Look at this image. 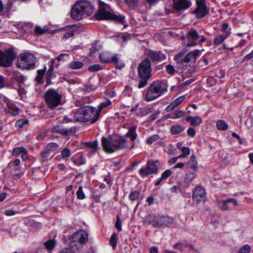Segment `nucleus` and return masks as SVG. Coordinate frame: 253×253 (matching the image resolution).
I'll return each mask as SVG.
<instances>
[{
	"instance_id": "1",
	"label": "nucleus",
	"mask_w": 253,
	"mask_h": 253,
	"mask_svg": "<svg viewBox=\"0 0 253 253\" xmlns=\"http://www.w3.org/2000/svg\"><path fill=\"white\" fill-rule=\"evenodd\" d=\"M101 144L103 150L108 153L128 148V142L122 136L114 134L109 137H102Z\"/></svg>"
},
{
	"instance_id": "2",
	"label": "nucleus",
	"mask_w": 253,
	"mask_h": 253,
	"mask_svg": "<svg viewBox=\"0 0 253 253\" xmlns=\"http://www.w3.org/2000/svg\"><path fill=\"white\" fill-rule=\"evenodd\" d=\"M93 12V6L87 0H81L77 2L71 11L72 18L76 20H80L86 18Z\"/></svg>"
},
{
	"instance_id": "3",
	"label": "nucleus",
	"mask_w": 253,
	"mask_h": 253,
	"mask_svg": "<svg viewBox=\"0 0 253 253\" xmlns=\"http://www.w3.org/2000/svg\"><path fill=\"white\" fill-rule=\"evenodd\" d=\"M168 85L166 80H158L153 82L147 89L146 100H153L168 90Z\"/></svg>"
},
{
	"instance_id": "4",
	"label": "nucleus",
	"mask_w": 253,
	"mask_h": 253,
	"mask_svg": "<svg viewBox=\"0 0 253 253\" xmlns=\"http://www.w3.org/2000/svg\"><path fill=\"white\" fill-rule=\"evenodd\" d=\"M108 8V6L106 4L101 6L95 14V18L98 20H111L121 24L124 23V16L115 14L109 11Z\"/></svg>"
},
{
	"instance_id": "5",
	"label": "nucleus",
	"mask_w": 253,
	"mask_h": 253,
	"mask_svg": "<svg viewBox=\"0 0 253 253\" xmlns=\"http://www.w3.org/2000/svg\"><path fill=\"white\" fill-rule=\"evenodd\" d=\"M88 241V234L84 230L74 233L70 238V245L73 249H78L83 247Z\"/></svg>"
},
{
	"instance_id": "6",
	"label": "nucleus",
	"mask_w": 253,
	"mask_h": 253,
	"mask_svg": "<svg viewBox=\"0 0 253 253\" xmlns=\"http://www.w3.org/2000/svg\"><path fill=\"white\" fill-rule=\"evenodd\" d=\"M62 95L53 89H48L45 94V100L47 106L54 109L61 104Z\"/></svg>"
},
{
	"instance_id": "7",
	"label": "nucleus",
	"mask_w": 253,
	"mask_h": 253,
	"mask_svg": "<svg viewBox=\"0 0 253 253\" xmlns=\"http://www.w3.org/2000/svg\"><path fill=\"white\" fill-rule=\"evenodd\" d=\"M36 59L34 54L29 52L24 53L20 55L17 65L22 69H33L35 66Z\"/></svg>"
},
{
	"instance_id": "8",
	"label": "nucleus",
	"mask_w": 253,
	"mask_h": 253,
	"mask_svg": "<svg viewBox=\"0 0 253 253\" xmlns=\"http://www.w3.org/2000/svg\"><path fill=\"white\" fill-rule=\"evenodd\" d=\"M16 55V52L12 48H8L5 51L0 50V66L10 67Z\"/></svg>"
},
{
	"instance_id": "9",
	"label": "nucleus",
	"mask_w": 253,
	"mask_h": 253,
	"mask_svg": "<svg viewBox=\"0 0 253 253\" xmlns=\"http://www.w3.org/2000/svg\"><path fill=\"white\" fill-rule=\"evenodd\" d=\"M187 43L186 46L188 47L195 46L197 44L203 43L206 41V38L198 34L194 29H191L187 33L186 36Z\"/></svg>"
},
{
	"instance_id": "10",
	"label": "nucleus",
	"mask_w": 253,
	"mask_h": 253,
	"mask_svg": "<svg viewBox=\"0 0 253 253\" xmlns=\"http://www.w3.org/2000/svg\"><path fill=\"white\" fill-rule=\"evenodd\" d=\"M139 78H150L152 74L151 64L148 58H146L141 62L137 67Z\"/></svg>"
},
{
	"instance_id": "11",
	"label": "nucleus",
	"mask_w": 253,
	"mask_h": 253,
	"mask_svg": "<svg viewBox=\"0 0 253 253\" xmlns=\"http://www.w3.org/2000/svg\"><path fill=\"white\" fill-rule=\"evenodd\" d=\"M159 164L158 161H148L146 168H142L139 169V173L140 175L143 177L152 173H157Z\"/></svg>"
},
{
	"instance_id": "12",
	"label": "nucleus",
	"mask_w": 253,
	"mask_h": 253,
	"mask_svg": "<svg viewBox=\"0 0 253 253\" xmlns=\"http://www.w3.org/2000/svg\"><path fill=\"white\" fill-rule=\"evenodd\" d=\"M192 198L193 203L198 205L201 202L206 200V191L204 188L196 186L193 191Z\"/></svg>"
},
{
	"instance_id": "13",
	"label": "nucleus",
	"mask_w": 253,
	"mask_h": 253,
	"mask_svg": "<svg viewBox=\"0 0 253 253\" xmlns=\"http://www.w3.org/2000/svg\"><path fill=\"white\" fill-rule=\"evenodd\" d=\"M86 119L87 122H89L90 124L96 123L99 119V111L94 107L90 106H86Z\"/></svg>"
},
{
	"instance_id": "14",
	"label": "nucleus",
	"mask_w": 253,
	"mask_h": 253,
	"mask_svg": "<svg viewBox=\"0 0 253 253\" xmlns=\"http://www.w3.org/2000/svg\"><path fill=\"white\" fill-rule=\"evenodd\" d=\"M197 7L194 12L199 18L205 17L208 13L209 9L207 8L205 0L197 1Z\"/></svg>"
},
{
	"instance_id": "15",
	"label": "nucleus",
	"mask_w": 253,
	"mask_h": 253,
	"mask_svg": "<svg viewBox=\"0 0 253 253\" xmlns=\"http://www.w3.org/2000/svg\"><path fill=\"white\" fill-rule=\"evenodd\" d=\"M203 50H199L198 49L194 50V51L189 53L186 56H185L183 59L179 60L178 58L175 56L176 60H177L178 63H180L181 64H187L189 63L190 62L195 61L196 58V57L199 55L201 53V52Z\"/></svg>"
},
{
	"instance_id": "16",
	"label": "nucleus",
	"mask_w": 253,
	"mask_h": 253,
	"mask_svg": "<svg viewBox=\"0 0 253 253\" xmlns=\"http://www.w3.org/2000/svg\"><path fill=\"white\" fill-rule=\"evenodd\" d=\"M147 56V58L154 61H161L166 59V55L165 54L161 51L156 52L153 50H149Z\"/></svg>"
},
{
	"instance_id": "17",
	"label": "nucleus",
	"mask_w": 253,
	"mask_h": 253,
	"mask_svg": "<svg viewBox=\"0 0 253 253\" xmlns=\"http://www.w3.org/2000/svg\"><path fill=\"white\" fill-rule=\"evenodd\" d=\"M75 130L74 128H71L69 130L60 126H54L51 128V132L59 133L64 136H68L71 133L74 132Z\"/></svg>"
},
{
	"instance_id": "18",
	"label": "nucleus",
	"mask_w": 253,
	"mask_h": 253,
	"mask_svg": "<svg viewBox=\"0 0 253 253\" xmlns=\"http://www.w3.org/2000/svg\"><path fill=\"white\" fill-rule=\"evenodd\" d=\"M174 7L177 10L185 9L191 5V2L187 0H173Z\"/></svg>"
},
{
	"instance_id": "19",
	"label": "nucleus",
	"mask_w": 253,
	"mask_h": 253,
	"mask_svg": "<svg viewBox=\"0 0 253 253\" xmlns=\"http://www.w3.org/2000/svg\"><path fill=\"white\" fill-rule=\"evenodd\" d=\"M173 219L169 216H157V227H159L163 225H167L172 223Z\"/></svg>"
},
{
	"instance_id": "20",
	"label": "nucleus",
	"mask_w": 253,
	"mask_h": 253,
	"mask_svg": "<svg viewBox=\"0 0 253 253\" xmlns=\"http://www.w3.org/2000/svg\"><path fill=\"white\" fill-rule=\"evenodd\" d=\"M157 216L149 214L144 218V223L147 225H152L154 227H157Z\"/></svg>"
},
{
	"instance_id": "21",
	"label": "nucleus",
	"mask_w": 253,
	"mask_h": 253,
	"mask_svg": "<svg viewBox=\"0 0 253 253\" xmlns=\"http://www.w3.org/2000/svg\"><path fill=\"white\" fill-rule=\"evenodd\" d=\"M185 98V95L179 96L175 100L172 102L169 105H168L166 110L167 112H169L174 109V108L179 105Z\"/></svg>"
},
{
	"instance_id": "22",
	"label": "nucleus",
	"mask_w": 253,
	"mask_h": 253,
	"mask_svg": "<svg viewBox=\"0 0 253 253\" xmlns=\"http://www.w3.org/2000/svg\"><path fill=\"white\" fill-rule=\"evenodd\" d=\"M74 118L78 122H86L82 107L78 109L74 113Z\"/></svg>"
},
{
	"instance_id": "23",
	"label": "nucleus",
	"mask_w": 253,
	"mask_h": 253,
	"mask_svg": "<svg viewBox=\"0 0 253 253\" xmlns=\"http://www.w3.org/2000/svg\"><path fill=\"white\" fill-rule=\"evenodd\" d=\"M72 161L77 166H81L85 163L84 156L81 153H78L73 157Z\"/></svg>"
},
{
	"instance_id": "24",
	"label": "nucleus",
	"mask_w": 253,
	"mask_h": 253,
	"mask_svg": "<svg viewBox=\"0 0 253 253\" xmlns=\"http://www.w3.org/2000/svg\"><path fill=\"white\" fill-rule=\"evenodd\" d=\"M54 63L55 60L54 59H51L50 61L49 68L46 73V82L48 84L51 82V80L54 77V74L53 73Z\"/></svg>"
},
{
	"instance_id": "25",
	"label": "nucleus",
	"mask_w": 253,
	"mask_h": 253,
	"mask_svg": "<svg viewBox=\"0 0 253 253\" xmlns=\"http://www.w3.org/2000/svg\"><path fill=\"white\" fill-rule=\"evenodd\" d=\"M99 58L103 63H111L112 60V54L109 52L105 51L99 54Z\"/></svg>"
},
{
	"instance_id": "26",
	"label": "nucleus",
	"mask_w": 253,
	"mask_h": 253,
	"mask_svg": "<svg viewBox=\"0 0 253 253\" xmlns=\"http://www.w3.org/2000/svg\"><path fill=\"white\" fill-rule=\"evenodd\" d=\"M186 121L190 122V124L192 126H198L202 123V119L199 116H188L186 118Z\"/></svg>"
},
{
	"instance_id": "27",
	"label": "nucleus",
	"mask_w": 253,
	"mask_h": 253,
	"mask_svg": "<svg viewBox=\"0 0 253 253\" xmlns=\"http://www.w3.org/2000/svg\"><path fill=\"white\" fill-rule=\"evenodd\" d=\"M11 78L17 81L20 84H23L25 81V77L19 72L15 71L11 74Z\"/></svg>"
},
{
	"instance_id": "28",
	"label": "nucleus",
	"mask_w": 253,
	"mask_h": 253,
	"mask_svg": "<svg viewBox=\"0 0 253 253\" xmlns=\"http://www.w3.org/2000/svg\"><path fill=\"white\" fill-rule=\"evenodd\" d=\"M112 63H114L116 65V67L118 69H121L125 67V63L120 60L119 55L116 54L115 55H112Z\"/></svg>"
},
{
	"instance_id": "29",
	"label": "nucleus",
	"mask_w": 253,
	"mask_h": 253,
	"mask_svg": "<svg viewBox=\"0 0 253 253\" xmlns=\"http://www.w3.org/2000/svg\"><path fill=\"white\" fill-rule=\"evenodd\" d=\"M187 169H198V163L196 160V157L192 155L187 164Z\"/></svg>"
},
{
	"instance_id": "30",
	"label": "nucleus",
	"mask_w": 253,
	"mask_h": 253,
	"mask_svg": "<svg viewBox=\"0 0 253 253\" xmlns=\"http://www.w3.org/2000/svg\"><path fill=\"white\" fill-rule=\"evenodd\" d=\"M136 126H132L129 127L128 132L126 133V136L130 138V140L133 141L137 137V134L136 133Z\"/></svg>"
},
{
	"instance_id": "31",
	"label": "nucleus",
	"mask_w": 253,
	"mask_h": 253,
	"mask_svg": "<svg viewBox=\"0 0 253 253\" xmlns=\"http://www.w3.org/2000/svg\"><path fill=\"white\" fill-rule=\"evenodd\" d=\"M169 115L170 118L176 119L184 117L186 115V113L182 110H177L170 114Z\"/></svg>"
},
{
	"instance_id": "32",
	"label": "nucleus",
	"mask_w": 253,
	"mask_h": 253,
	"mask_svg": "<svg viewBox=\"0 0 253 253\" xmlns=\"http://www.w3.org/2000/svg\"><path fill=\"white\" fill-rule=\"evenodd\" d=\"M216 202L218 207L223 211H226L229 209L228 206V203L227 202V199L226 200H216Z\"/></svg>"
},
{
	"instance_id": "33",
	"label": "nucleus",
	"mask_w": 253,
	"mask_h": 253,
	"mask_svg": "<svg viewBox=\"0 0 253 253\" xmlns=\"http://www.w3.org/2000/svg\"><path fill=\"white\" fill-rule=\"evenodd\" d=\"M228 37V33L226 35L220 34L214 39L213 43L215 45H219Z\"/></svg>"
},
{
	"instance_id": "34",
	"label": "nucleus",
	"mask_w": 253,
	"mask_h": 253,
	"mask_svg": "<svg viewBox=\"0 0 253 253\" xmlns=\"http://www.w3.org/2000/svg\"><path fill=\"white\" fill-rule=\"evenodd\" d=\"M84 66V63L79 61H73L68 64V67L73 70L81 68Z\"/></svg>"
},
{
	"instance_id": "35",
	"label": "nucleus",
	"mask_w": 253,
	"mask_h": 253,
	"mask_svg": "<svg viewBox=\"0 0 253 253\" xmlns=\"http://www.w3.org/2000/svg\"><path fill=\"white\" fill-rule=\"evenodd\" d=\"M187 169V173L185 175V178L187 180L191 181L194 179L197 176V171L198 169Z\"/></svg>"
},
{
	"instance_id": "36",
	"label": "nucleus",
	"mask_w": 253,
	"mask_h": 253,
	"mask_svg": "<svg viewBox=\"0 0 253 253\" xmlns=\"http://www.w3.org/2000/svg\"><path fill=\"white\" fill-rule=\"evenodd\" d=\"M51 153L46 151V149L44 148L43 151L41 153V161L42 163H45L48 162V158L51 155Z\"/></svg>"
},
{
	"instance_id": "37",
	"label": "nucleus",
	"mask_w": 253,
	"mask_h": 253,
	"mask_svg": "<svg viewBox=\"0 0 253 253\" xmlns=\"http://www.w3.org/2000/svg\"><path fill=\"white\" fill-rule=\"evenodd\" d=\"M216 126L219 130H225L228 128L227 124L222 120H218L216 122Z\"/></svg>"
},
{
	"instance_id": "38",
	"label": "nucleus",
	"mask_w": 253,
	"mask_h": 253,
	"mask_svg": "<svg viewBox=\"0 0 253 253\" xmlns=\"http://www.w3.org/2000/svg\"><path fill=\"white\" fill-rule=\"evenodd\" d=\"M5 111L13 116H16L19 113V109L15 106H10L5 108Z\"/></svg>"
},
{
	"instance_id": "39",
	"label": "nucleus",
	"mask_w": 253,
	"mask_h": 253,
	"mask_svg": "<svg viewBox=\"0 0 253 253\" xmlns=\"http://www.w3.org/2000/svg\"><path fill=\"white\" fill-rule=\"evenodd\" d=\"M184 130L182 126L179 125L172 126L170 128V131L173 134H177L181 133Z\"/></svg>"
},
{
	"instance_id": "40",
	"label": "nucleus",
	"mask_w": 253,
	"mask_h": 253,
	"mask_svg": "<svg viewBox=\"0 0 253 253\" xmlns=\"http://www.w3.org/2000/svg\"><path fill=\"white\" fill-rule=\"evenodd\" d=\"M140 192L138 190L131 191L129 195V199L133 202L138 199L140 197Z\"/></svg>"
},
{
	"instance_id": "41",
	"label": "nucleus",
	"mask_w": 253,
	"mask_h": 253,
	"mask_svg": "<svg viewBox=\"0 0 253 253\" xmlns=\"http://www.w3.org/2000/svg\"><path fill=\"white\" fill-rule=\"evenodd\" d=\"M45 71H46L45 67H44L42 70H38V71H37L38 75L36 78V80L38 83H42L43 77L45 74Z\"/></svg>"
},
{
	"instance_id": "42",
	"label": "nucleus",
	"mask_w": 253,
	"mask_h": 253,
	"mask_svg": "<svg viewBox=\"0 0 253 253\" xmlns=\"http://www.w3.org/2000/svg\"><path fill=\"white\" fill-rule=\"evenodd\" d=\"M85 146L91 149L93 152H96L98 150V143L96 140L86 142Z\"/></svg>"
},
{
	"instance_id": "43",
	"label": "nucleus",
	"mask_w": 253,
	"mask_h": 253,
	"mask_svg": "<svg viewBox=\"0 0 253 253\" xmlns=\"http://www.w3.org/2000/svg\"><path fill=\"white\" fill-rule=\"evenodd\" d=\"M58 147V145L57 143H50L46 146L44 149H46V151H47L51 153L52 152L55 151Z\"/></svg>"
},
{
	"instance_id": "44",
	"label": "nucleus",
	"mask_w": 253,
	"mask_h": 253,
	"mask_svg": "<svg viewBox=\"0 0 253 253\" xmlns=\"http://www.w3.org/2000/svg\"><path fill=\"white\" fill-rule=\"evenodd\" d=\"M118 239V237L116 233H113L111 236L110 243L113 249H115L116 247Z\"/></svg>"
},
{
	"instance_id": "45",
	"label": "nucleus",
	"mask_w": 253,
	"mask_h": 253,
	"mask_svg": "<svg viewBox=\"0 0 253 253\" xmlns=\"http://www.w3.org/2000/svg\"><path fill=\"white\" fill-rule=\"evenodd\" d=\"M71 154V150L68 148H64L61 151L62 158L67 160Z\"/></svg>"
},
{
	"instance_id": "46",
	"label": "nucleus",
	"mask_w": 253,
	"mask_h": 253,
	"mask_svg": "<svg viewBox=\"0 0 253 253\" xmlns=\"http://www.w3.org/2000/svg\"><path fill=\"white\" fill-rule=\"evenodd\" d=\"M140 80H139L137 87L139 88H141L145 87L148 84V80L150 78L144 77V78H139Z\"/></svg>"
},
{
	"instance_id": "47",
	"label": "nucleus",
	"mask_w": 253,
	"mask_h": 253,
	"mask_svg": "<svg viewBox=\"0 0 253 253\" xmlns=\"http://www.w3.org/2000/svg\"><path fill=\"white\" fill-rule=\"evenodd\" d=\"M55 242L54 240H49L45 242L44 244L45 248L49 250L53 249L55 246Z\"/></svg>"
},
{
	"instance_id": "48",
	"label": "nucleus",
	"mask_w": 253,
	"mask_h": 253,
	"mask_svg": "<svg viewBox=\"0 0 253 253\" xmlns=\"http://www.w3.org/2000/svg\"><path fill=\"white\" fill-rule=\"evenodd\" d=\"M221 30L223 32V35H226V33H228V36L231 34L230 29H228V25L224 23L221 25Z\"/></svg>"
},
{
	"instance_id": "49",
	"label": "nucleus",
	"mask_w": 253,
	"mask_h": 253,
	"mask_svg": "<svg viewBox=\"0 0 253 253\" xmlns=\"http://www.w3.org/2000/svg\"><path fill=\"white\" fill-rule=\"evenodd\" d=\"M111 103V102L109 100H107L104 102H101L98 107L97 111H99V114H100V112L101 110L107 107H108L109 105H110Z\"/></svg>"
},
{
	"instance_id": "50",
	"label": "nucleus",
	"mask_w": 253,
	"mask_h": 253,
	"mask_svg": "<svg viewBox=\"0 0 253 253\" xmlns=\"http://www.w3.org/2000/svg\"><path fill=\"white\" fill-rule=\"evenodd\" d=\"M77 198L79 200H83L85 198V194L83 192L82 186H80L76 192Z\"/></svg>"
},
{
	"instance_id": "51",
	"label": "nucleus",
	"mask_w": 253,
	"mask_h": 253,
	"mask_svg": "<svg viewBox=\"0 0 253 253\" xmlns=\"http://www.w3.org/2000/svg\"><path fill=\"white\" fill-rule=\"evenodd\" d=\"M29 121L27 119H20L16 121V126L19 128L23 127L25 125H27Z\"/></svg>"
},
{
	"instance_id": "52",
	"label": "nucleus",
	"mask_w": 253,
	"mask_h": 253,
	"mask_svg": "<svg viewBox=\"0 0 253 253\" xmlns=\"http://www.w3.org/2000/svg\"><path fill=\"white\" fill-rule=\"evenodd\" d=\"M26 149L23 147H16L13 150L12 155L14 156H17L20 154H22Z\"/></svg>"
},
{
	"instance_id": "53",
	"label": "nucleus",
	"mask_w": 253,
	"mask_h": 253,
	"mask_svg": "<svg viewBox=\"0 0 253 253\" xmlns=\"http://www.w3.org/2000/svg\"><path fill=\"white\" fill-rule=\"evenodd\" d=\"M69 55L66 53L60 54L57 57V59L59 61H66L69 60Z\"/></svg>"
},
{
	"instance_id": "54",
	"label": "nucleus",
	"mask_w": 253,
	"mask_h": 253,
	"mask_svg": "<svg viewBox=\"0 0 253 253\" xmlns=\"http://www.w3.org/2000/svg\"><path fill=\"white\" fill-rule=\"evenodd\" d=\"M102 68H103L102 66H101L99 64H94V65H91L89 67H88V70L91 72H94V71H99V70L102 69Z\"/></svg>"
},
{
	"instance_id": "55",
	"label": "nucleus",
	"mask_w": 253,
	"mask_h": 253,
	"mask_svg": "<svg viewBox=\"0 0 253 253\" xmlns=\"http://www.w3.org/2000/svg\"><path fill=\"white\" fill-rule=\"evenodd\" d=\"M160 137L157 134H154L148 138L147 139V143L148 144H151L154 143L155 141L158 140L159 139Z\"/></svg>"
},
{
	"instance_id": "56",
	"label": "nucleus",
	"mask_w": 253,
	"mask_h": 253,
	"mask_svg": "<svg viewBox=\"0 0 253 253\" xmlns=\"http://www.w3.org/2000/svg\"><path fill=\"white\" fill-rule=\"evenodd\" d=\"M47 29L46 28H42L40 26H36L35 29V32L37 34L41 35L46 33Z\"/></svg>"
},
{
	"instance_id": "57",
	"label": "nucleus",
	"mask_w": 253,
	"mask_h": 253,
	"mask_svg": "<svg viewBox=\"0 0 253 253\" xmlns=\"http://www.w3.org/2000/svg\"><path fill=\"white\" fill-rule=\"evenodd\" d=\"M69 28L70 29H74V30H70L69 32H67L66 33H65L63 36L64 39H67L74 35V30L75 29V27L72 26V27H69Z\"/></svg>"
},
{
	"instance_id": "58",
	"label": "nucleus",
	"mask_w": 253,
	"mask_h": 253,
	"mask_svg": "<svg viewBox=\"0 0 253 253\" xmlns=\"http://www.w3.org/2000/svg\"><path fill=\"white\" fill-rule=\"evenodd\" d=\"M166 69L167 72L170 75L173 74L176 72L174 67L171 65H167L166 66Z\"/></svg>"
},
{
	"instance_id": "59",
	"label": "nucleus",
	"mask_w": 253,
	"mask_h": 253,
	"mask_svg": "<svg viewBox=\"0 0 253 253\" xmlns=\"http://www.w3.org/2000/svg\"><path fill=\"white\" fill-rule=\"evenodd\" d=\"M171 173L172 172L170 169H167L162 174L161 177L163 180L166 179L171 174Z\"/></svg>"
},
{
	"instance_id": "60",
	"label": "nucleus",
	"mask_w": 253,
	"mask_h": 253,
	"mask_svg": "<svg viewBox=\"0 0 253 253\" xmlns=\"http://www.w3.org/2000/svg\"><path fill=\"white\" fill-rule=\"evenodd\" d=\"M251 248L248 245H245L238 252V253H249Z\"/></svg>"
},
{
	"instance_id": "61",
	"label": "nucleus",
	"mask_w": 253,
	"mask_h": 253,
	"mask_svg": "<svg viewBox=\"0 0 253 253\" xmlns=\"http://www.w3.org/2000/svg\"><path fill=\"white\" fill-rule=\"evenodd\" d=\"M121 225H122L121 220H120L119 216L118 215L117 218V221L115 223V227L119 231L122 230Z\"/></svg>"
},
{
	"instance_id": "62",
	"label": "nucleus",
	"mask_w": 253,
	"mask_h": 253,
	"mask_svg": "<svg viewBox=\"0 0 253 253\" xmlns=\"http://www.w3.org/2000/svg\"><path fill=\"white\" fill-rule=\"evenodd\" d=\"M193 81V79H190V80H187L185 82H184V83H182L181 84H180L178 86V87L179 88L181 89V88H183L184 86H185L186 85H188L190 84H191Z\"/></svg>"
},
{
	"instance_id": "63",
	"label": "nucleus",
	"mask_w": 253,
	"mask_h": 253,
	"mask_svg": "<svg viewBox=\"0 0 253 253\" xmlns=\"http://www.w3.org/2000/svg\"><path fill=\"white\" fill-rule=\"evenodd\" d=\"M83 102L79 105V106H83L84 105L85 103H89L90 102H92V100L91 99V98L89 97V96H87V97H84L83 98Z\"/></svg>"
},
{
	"instance_id": "64",
	"label": "nucleus",
	"mask_w": 253,
	"mask_h": 253,
	"mask_svg": "<svg viewBox=\"0 0 253 253\" xmlns=\"http://www.w3.org/2000/svg\"><path fill=\"white\" fill-rule=\"evenodd\" d=\"M227 202L228 203H232L234 207L238 206V203L237 200L234 198H228L227 199Z\"/></svg>"
}]
</instances>
